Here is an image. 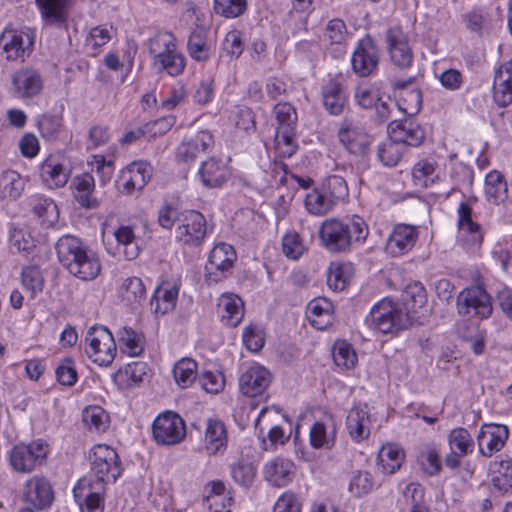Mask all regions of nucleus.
I'll return each instance as SVG.
<instances>
[{
	"mask_svg": "<svg viewBox=\"0 0 512 512\" xmlns=\"http://www.w3.org/2000/svg\"><path fill=\"white\" fill-rule=\"evenodd\" d=\"M198 175L206 188L221 187L228 179L227 167L216 158L212 157L202 162Z\"/></svg>",
	"mask_w": 512,
	"mask_h": 512,
	"instance_id": "obj_29",
	"label": "nucleus"
},
{
	"mask_svg": "<svg viewBox=\"0 0 512 512\" xmlns=\"http://www.w3.org/2000/svg\"><path fill=\"white\" fill-rule=\"evenodd\" d=\"M91 473L95 477V480H87V483L97 485L98 482H101L103 486L106 488L107 483L115 482L117 478L120 476V461L119 459H117L116 461H110L104 464H100L98 468L91 469Z\"/></svg>",
	"mask_w": 512,
	"mask_h": 512,
	"instance_id": "obj_49",
	"label": "nucleus"
},
{
	"mask_svg": "<svg viewBox=\"0 0 512 512\" xmlns=\"http://www.w3.org/2000/svg\"><path fill=\"white\" fill-rule=\"evenodd\" d=\"M405 150L404 144L390 138L378 146L377 156L383 165L392 167L399 162Z\"/></svg>",
	"mask_w": 512,
	"mask_h": 512,
	"instance_id": "obj_48",
	"label": "nucleus"
},
{
	"mask_svg": "<svg viewBox=\"0 0 512 512\" xmlns=\"http://www.w3.org/2000/svg\"><path fill=\"white\" fill-rule=\"evenodd\" d=\"M188 53L192 59L205 62L211 57V47L207 41V31L202 27L194 29L187 42Z\"/></svg>",
	"mask_w": 512,
	"mask_h": 512,
	"instance_id": "obj_36",
	"label": "nucleus"
},
{
	"mask_svg": "<svg viewBox=\"0 0 512 512\" xmlns=\"http://www.w3.org/2000/svg\"><path fill=\"white\" fill-rule=\"evenodd\" d=\"M306 250L300 235L296 232L287 233L282 239V251L292 260L299 259Z\"/></svg>",
	"mask_w": 512,
	"mask_h": 512,
	"instance_id": "obj_62",
	"label": "nucleus"
},
{
	"mask_svg": "<svg viewBox=\"0 0 512 512\" xmlns=\"http://www.w3.org/2000/svg\"><path fill=\"white\" fill-rule=\"evenodd\" d=\"M149 52L153 56L154 65L165 70L170 76L183 73L186 60L177 51L176 44L167 36H158L150 40Z\"/></svg>",
	"mask_w": 512,
	"mask_h": 512,
	"instance_id": "obj_6",
	"label": "nucleus"
},
{
	"mask_svg": "<svg viewBox=\"0 0 512 512\" xmlns=\"http://www.w3.org/2000/svg\"><path fill=\"white\" fill-rule=\"evenodd\" d=\"M370 414L366 404L352 408L346 419V426L350 437L355 442H361L370 435Z\"/></svg>",
	"mask_w": 512,
	"mask_h": 512,
	"instance_id": "obj_28",
	"label": "nucleus"
},
{
	"mask_svg": "<svg viewBox=\"0 0 512 512\" xmlns=\"http://www.w3.org/2000/svg\"><path fill=\"white\" fill-rule=\"evenodd\" d=\"M206 449L209 454H216L227 445V431L224 423L218 419H209L205 432Z\"/></svg>",
	"mask_w": 512,
	"mask_h": 512,
	"instance_id": "obj_35",
	"label": "nucleus"
},
{
	"mask_svg": "<svg viewBox=\"0 0 512 512\" xmlns=\"http://www.w3.org/2000/svg\"><path fill=\"white\" fill-rule=\"evenodd\" d=\"M386 42L391 61L401 69L410 67L413 53L402 28L399 26L389 28L386 32Z\"/></svg>",
	"mask_w": 512,
	"mask_h": 512,
	"instance_id": "obj_16",
	"label": "nucleus"
},
{
	"mask_svg": "<svg viewBox=\"0 0 512 512\" xmlns=\"http://www.w3.org/2000/svg\"><path fill=\"white\" fill-rule=\"evenodd\" d=\"M369 235V227L359 215L325 219L319 228L321 245L331 253H346L354 245L362 244Z\"/></svg>",
	"mask_w": 512,
	"mask_h": 512,
	"instance_id": "obj_1",
	"label": "nucleus"
},
{
	"mask_svg": "<svg viewBox=\"0 0 512 512\" xmlns=\"http://www.w3.org/2000/svg\"><path fill=\"white\" fill-rule=\"evenodd\" d=\"M396 106L405 115L413 116L417 114L422 107L421 91L414 88L409 91L401 92Z\"/></svg>",
	"mask_w": 512,
	"mask_h": 512,
	"instance_id": "obj_56",
	"label": "nucleus"
},
{
	"mask_svg": "<svg viewBox=\"0 0 512 512\" xmlns=\"http://www.w3.org/2000/svg\"><path fill=\"white\" fill-rule=\"evenodd\" d=\"M37 127L44 139L55 140L62 128V118L57 115L43 114L37 118Z\"/></svg>",
	"mask_w": 512,
	"mask_h": 512,
	"instance_id": "obj_57",
	"label": "nucleus"
},
{
	"mask_svg": "<svg viewBox=\"0 0 512 512\" xmlns=\"http://www.w3.org/2000/svg\"><path fill=\"white\" fill-rule=\"evenodd\" d=\"M321 188L336 204L339 201H344L349 195L347 181L342 175L328 176Z\"/></svg>",
	"mask_w": 512,
	"mask_h": 512,
	"instance_id": "obj_52",
	"label": "nucleus"
},
{
	"mask_svg": "<svg viewBox=\"0 0 512 512\" xmlns=\"http://www.w3.org/2000/svg\"><path fill=\"white\" fill-rule=\"evenodd\" d=\"M272 374L259 364H253L244 370L239 377L240 392L247 397L261 395L271 384Z\"/></svg>",
	"mask_w": 512,
	"mask_h": 512,
	"instance_id": "obj_15",
	"label": "nucleus"
},
{
	"mask_svg": "<svg viewBox=\"0 0 512 512\" xmlns=\"http://www.w3.org/2000/svg\"><path fill=\"white\" fill-rule=\"evenodd\" d=\"M404 451L396 444L384 445L377 456L382 471L387 474L395 473L404 461Z\"/></svg>",
	"mask_w": 512,
	"mask_h": 512,
	"instance_id": "obj_39",
	"label": "nucleus"
},
{
	"mask_svg": "<svg viewBox=\"0 0 512 512\" xmlns=\"http://www.w3.org/2000/svg\"><path fill=\"white\" fill-rule=\"evenodd\" d=\"M273 113L278 124L277 132L296 131L298 116L294 106L288 102L278 103Z\"/></svg>",
	"mask_w": 512,
	"mask_h": 512,
	"instance_id": "obj_45",
	"label": "nucleus"
},
{
	"mask_svg": "<svg viewBox=\"0 0 512 512\" xmlns=\"http://www.w3.org/2000/svg\"><path fill=\"white\" fill-rule=\"evenodd\" d=\"M152 433L154 440L161 445H176L186 436L184 420L172 411L160 414L153 422Z\"/></svg>",
	"mask_w": 512,
	"mask_h": 512,
	"instance_id": "obj_7",
	"label": "nucleus"
},
{
	"mask_svg": "<svg viewBox=\"0 0 512 512\" xmlns=\"http://www.w3.org/2000/svg\"><path fill=\"white\" fill-rule=\"evenodd\" d=\"M391 139L404 144V147H418L425 139L422 127L410 118L395 119L388 124Z\"/></svg>",
	"mask_w": 512,
	"mask_h": 512,
	"instance_id": "obj_17",
	"label": "nucleus"
},
{
	"mask_svg": "<svg viewBox=\"0 0 512 512\" xmlns=\"http://www.w3.org/2000/svg\"><path fill=\"white\" fill-rule=\"evenodd\" d=\"M73 0H36L46 27L68 31L69 8Z\"/></svg>",
	"mask_w": 512,
	"mask_h": 512,
	"instance_id": "obj_14",
	"label": "nucleus"
},
{
	"mask_svg": "<svg viewBox=\"0 0 512 512\" xmlns=\"http://www.w3.org/2000/svg\"><path fill=\"white\" fill-rule=\"evenodd\" d=\"M73 184L76 189L75 199L85 208H95L98 206V201L92 197L95 187L94 177L88 173H84L73 179Z\"/></svg>",
	"mask_w": 512,
	"mask_h": 512,
	"instance_id": "obj_37",
	"label": "nucleus"
},
{
	"mask_svg": "<svg viewBox=\"0 0 512 512\" xmlns=\"http://www.w3.org/2000/svg\"><path fill=\"white\" fill-rule=\"evenodd\" d=\"M105 489L101 482L92 485L88 484L86 479H82L74 487L73 495L82 512H104L102 494Z\"/></svg>",
	"mask_w": 512,
	"mask_h": 512,
	"instance_id": "obj_18",
	"label": "nucleus"
},
{
	"mask_svg": "<svg viewBox=\"0 0 512 512\" xmlns=\"http://www.w3.org/2000/svg\"><path fill=\"white\" fill-rule=\"evenodd\" d=\"M59 262L70 274L84 280H94L101 272L100 259L80 238L73 235L60 237L55 246Z\"/></svg>",
	"mask_w": 512,
	"mask_h": 512,
	"instance_id": "obj_2",
	"label": "nucleus"
},
{
	"mask_svg": "<svg viewBox=\"0 0 512 512\" xmlns=\"http://www.w3.org/2000/svg\"><path fill=\"white\" fill-rule=\"evenodd\" d=\"M353 71L360 77L372 74L379 63V50L371 37L361 39L351 58Z\"/></svg>",
	"mask_w": 512,
	"mask_h": 512,
	"instance_id": "obj_13",
	"label": "nucleus"
},
{
	"mask_svg": "<svg viewBox=\"0 0 512 512\" xmlns=\"http://www.w3.org/2000/svg\"><path fill=\"white\" fill-rule=\"evenodd\" d=\"M127 172L133 177L137 190H142L152 176V166L144 161L133 162L126 167Z\"/></svg>",
	"mask_w": 512,
	"mask_h": 512,
	"instance_id": "obj_63",
	"label": "nucleus"
},
{
	"mask_svg": "<svg viewBox=\"0 0 512 512\" xmlns=\"http://www.w3.org/2000/svg\"><path fill=\"white\" fill-rule=\"evenodd\" d=\"M35 44L34 31L27 30H4L0 35V45L7 60L25 61L33 50Z\"/></svg>",
	"mask_w": 512,
	"mask_h": 512,
	"instance_id": "obj_8",
	"label": "nucleus"
},
{
	"mask_svg": "<svg viewBox=\"0 0 512 512\" xmlns=\"http://www.w3.org/2000/svg\"><path fill=\"white\" fill-rule=\"evenodd\" d=\"M263 474L271 485L284 487L292 481L295 475V465L287 458L276 457L265 464Z\"/></svg>",
	"mask_w": 512,
	"mask_h": 512,
	"instance_id": "obj_24",
	"label": "nucleus"
},
{
	"mask_svg": "<svg viewBox=\"0 0 512 512\" xmlns=\"http://www.w3.org/2000/svg\"><path fill=\"white\" fill-rule=\"evenodd\" d=\"M508 436L509 429L506 425H483L477 435L480 453L483 456H491L493 452L500 451L504 447Z\"/></svg>",
	"mask_w": 512,
	"mask_h": 512,
	"instance_id": "obj_19",
	"label": "nucleus"
},
{
	"mask_svg": "<svg viewBox=\"0 0 512 512\" xmlns=\"http://www.w3.org/2000/svg\"><path fill=\"white\" fill-rule=\"evenodd\" d=\"M321 93L325 109L331 115H340L346 103V94L341 83L330 79L322 86Z\"/></svg>",
	"mask_w": 512,
	"mask_h": 512,
	"instance_id": "obj_32",
	"label": "nucleus"
},
{
	"mask_svg": "<svg viewBox=\"0 0 512 512\" xmlns=\"http://www.w3.org/2000/svg\"><path fill=\"white\" fill-rule=\"evenodd\" d=\"M401 299L407 310L406 313H415L427 303L426 289L420 282L410 283L403 290Z\"/></svg>",
	"mask_w": 512,
	"mask_h": 512,
	"instance_id": "obj_41",
	"label": "nucleus"
},
{
	"mask_svg": "<svg viewBox=\"0 0 512 512\" xmlns=\"http://www.w3.org/2000/svg\"><path fill=\"white\" fill-rule=\"evenodd\" d=\"M256 476L255 466L247 461H238L231 466V477L242 487H250Z\"/></svg>",
	"mask_w": 512,
	"mask_h": 512,
	"instance_id": "obj_58",
	"label": "nucleus"
},
{
	"mask_svg": "<svg viewBox=\"0 0 512 512\" xmlns=\"http://www.w3.org/2000/svg\"><path fill=\"white\" fill-rule=\"evenodd\" d=\"M366 320L371 327L383 334L404 330L410 323L408 313L388 299L375 304Z\"/></svg>",
	"mask_w": 512,
	"mask_h": 512,
	"instance_id": "obj_4",
	"label": "nucleus"
},
{
	"mask_svg": "<svg viewBox=\"0 0 512 512\" xmlns=\"http://www.w3.org/2000/svg\"><path fill=\"white\" fill-rule=\"evenodd\" d=\"M508 188L504 176L497 170L489 172L485 177V195L493 204H499L507 198Z\"/></svg>",
	"mask_w": 512,
	"mask_h": 512,
	"instance_id": "obj_38",
	"label": "nucleus"
},
{
	"mask_svg": "<svg viewBox=\"0 0 512 512\" xmlns=\"http://www.w3.org/2000/svg\"><path fill=\"white\" fill-rule=\"evenodd\" d=\"M494 476L492 483L500 492H507L512 488V461L510 459L495 461L491 467Z\"/></svg>",
	"mask_w": 512,
	"mask_h": 512,
	"instance_id": "obj_46",
	"label": "nucleus"
},
{
	"mask_svg": "<svg viewBox=\"0 0 512 512\" xmlns=\"http://www.w3.org/2000/svg\"><path fill=\"white\" fill-rule=\"evenodd\" d=\"M450 449L462 455L472 453L474 449V440L465 428H455L448 435Z\"/></svg>",
	"mask_w": 512,
	"mask_h": 512,
	"instance_id": "obj_54",
	"label": "nucleus"
},
{
	"mask_svg": "<svg viewBox=\"0 0 512 512\" xmlns=\"http://www.w3.org/2000/svg\"><path fill=\"white\" fill-rule=\"evenodd\" d=\"M374 486L372 475L367 471H357L349 483V491L356 497L369 494Z\"/></svg>",
	"mask_w": 512,
	"mask_h": 512,
	"instance_id": "obj_61",
	"label": "nucleus"
},
{
	"mask_svg": "<svg viewBox=\"0 0 512 512\" xmlns=\"http://www.w3.org/2000/svg\"><path fill=\"white\" fill-rule=\"evenodd\" d=\"M49 445L41 439L30 443H19L9 453V462L13 470L27 474L46 464Z\"/></svg>",
	"mask_w": 512,
	"mask_h": 512,
	"instance_id": "obj_3",
	"label": "nucleus"
},
{
	"mask_svg": "<svg viewBox=\"0 0 512 512\" xmlns=\"http://www.w3.org/2000/svg\"><path fill=\"white\" fill-rule=\"evenodd\" d=\"M25 188V181L15 170H5L0 175V193L3 199H18Z\"/></svg>",
	"mask_w": 512,
	"mask_h": 512,
	"instance_id": "obj_40",
	"label": "nucleus"
},
{
	"mask_svg": "<svg viewBox=\"0 0 512 512\" xmlns=\"http://www.w3.org/2000/svg\"><path fill=\"white\" fill-rule=\"evenodd\" d=\"M115 238L119 245L124 246V252L128 259H134L139 253L135 242V235L130 226H121L115 231Z\"/></svg>",
	"mask_w": 512,
	"mask_h": 512,
	"instance_id": "obj_60",
	"label": "nucleus"
},
{
	"mask_svg": "<svg viewBox=\"0 0 512 512\" xmlns=\"http://www.w3.org/2000/svg\"><path fill=\"white\" fill-rule=\"evenodd\" d=\"M122 304L132 311H137L147 299V292L142 279L133 276L126 278L119 287Z\"/></svg>",
	"mask_w": 512,
	"mask_h": 512,
	"instance_id": "obj_25",
	"label": "nucleus"
},
{
	"mask_svg": "<svg viewBox=\"0 0 512 512\" xmlns=\"http://www.w3.org/2000/svg\"><path fill=\"white\" fill-rule=\"evenodd\" d=\"M12 86L15 95L22 99L37 96L43 88L41 75L33 68H21L12 76Z\"/></svg>",
	"mask_w": 512,
	"mask_h": 512,
	"instance_id": "obj_21",
	"label": "nucleus"
},
{
	"mask_svg": "<svg viewBox=\"0 0 512 512\" xmlns=\"http://www.w3.org/2000/svg\"><path fill=\"white\" fill-rule=\"evenodd\" d=\"M458 226L465 235V241L473 245H480L483 240L480 225L472 220V208L461 202L458 207Z\"/></svg>",
	"mask_w": 512,
	"mask_h": 512,
	"instance_id": "obj_33",
	"label": "nucleus"
},
{
	"mask_svg": "<svg viewBox=\"0 0 512 512\" xmlns=\"http://www.w3.org/2000/svg\"><path fill=\"white\" fill-rule=\"evenodd\" d=\"M341 144L351 153L357 156H365L370 151L373 138L363 127L354 124L350 120H344L338 131Z\"/></svg>",
	"mask_w": 512,
	"mask_h": 512,
	"instance_id": "obj_12",
	"label": "nucleus"
},
{
	"mask_svg": "<svg viewBox=\"0 0 512 512\" xmlns=\"http://www.w3.org/2000/svg\"><path fill=\"white\" fill-rule=\"evenodd\" d=\"M25 497L37 509H46L54 500L50 481L43 476H34L26 482Z\"/></svg>",
	"mask_w": 512,
	"mask_h": 512,
	"instance_id": "obj_22",
	"label": "nucleus"
},
{
	"mask_svg": "<svg viewBox=\"0 0 512 512\" xmlns=\"http://www.w3.org/2000/svg\"><path fill=\"white\" fill-rule=\"evenodd\" d=\"M215 12L226 18H236L244 14L247 0H214Z\"/></svg>",
	"mask_w": 512,
	"mask_h": 512,
	"instance_id": "obj_59",
	"label": "nucleus"
},
{
	"mask_svg": "<svg viewBox=\"0 0 512 512\" xmlns=\"http://www.w3.org/2000/svg\"><path fill=\"white\" fill-rule=\"evenodd\" d=\"M197 363L190 358L179 360L173 368V376L181 388L189 387L196 379Z\"/></svg>",
	"mask_w": 512,
	"mask_h": 512,
	"instance_id": "obj_47",
	"label": "nucleus"
},
{
	"mask_svg": "<svg viewBox=\"0 0 512 512\" xmlns=\"http://www.w3.org/2000/svg\"><path fill=\"white\" fill-rule=\"evenodd\" d=\"M236 252L226 243L217 244L210 252L205 266L206 280L209 283H217L231 273Z\"/></svg>",
	"mask_w": 512,
	"mask_h": 512,
	"instance_id": "obj_10",
	"label": "nucleus"
},
{
	"mask_svg": "<svg viewBox=\"0 0 512 512\" xmlns=\"http://www.w3.org/2000/svg\"><path fill=\"white\" fill-rule=\"evenodd\" d=\"M323 36L327 49L334 57H339L345 53L349 33L342 19L334 18L330 20L325 27Z\"/></svg>",
	"mask_w": 512,
	"mask_h": 512,
	"instance_id": "obj_27",
	"label": "nucleus"
},
{
	"mask_svg": "<svg viewBox=\"0 0 512 512\" xmlns=\"http://www.w3.org/2000/svg\"><path fill=\"white\" fill-rule=\"evenodd\" d=\"M214 144L213 135L203 130L195 136L184 139L177 148L176 156L183 162L193 161L200 152H205Z\"/></svg>",
	"mask_w": 512,
	"mask_h": 512,
	"instance_id": "obj_26",
	"label": "nucleus"
},
{
	"mask_svg": "<svg viewBox=\"0 0 512 512\" xmlns=\"http://www.w3.org/2000/svg\"><path fill=\"white\" fill-rule=\"evenodd\" d=\"M418 462L422 470L429 476L438 475L442 469L439 454L434 448L423 450L418 457Z\"/></svg>",
	"mask_w": 512,
	"mask_h": 512,
	"instance_id": "obj_64",
	"label": "nucleus"
},
{
	"mask_svg": "<svg viewBox=\"0 0 512 512\" xmlns=\"http://www.w3.org/2000/svg\"><path fill=\"white\" fill-rule=\"evenodd\" d=\"M83 422L90 430L104 432L109 427V415L100 406H89L83 411Z\"/></svg>",
	"mask_w": 512,
	"mask_h": 512,
	"instance_id": "obj_55",
	"label": "nucleus"
},
{
	"mask_svg": "<svg viewBox=\"0 0 512 512\" xmlns=\"http://www.w3.org/2000/svg\"><path fill=\"white\" fill-rule=\"evenodd\" d=\"M418 236L415 226L398 224L388 237L385 250L392 257L401 256L414 247Z\"/></svg>",
	"mask_w": 512,
	"mask_h": 512,
	"instance_id": "obj_20",
	"label": "nucleus"
},
{
	"mask_svg": "<svg viewBox=\"0 0 512 512\" xmlns=\"http://www.w3.org/2000/svg\"><path fill=\"white\" fill-rule=\"evenodd\" d=\"M85 353L99 366L110 365L116 355L112 333L104 326L91 327L85 336Z\"/></svg>",
	"mask_w": 512,
	"mask_h": 512,
	"instance_id": "obj_5",
	"label": "nucleus"
},
{
	"mask_svg": "<svg viewBox=\"0 0 512 512\" xmlns=\"http://www.w3.org/2000/svg\"><path fill=\"white\" fill-rule=\"evenodd\" d=\"M118 337L125 353L139 356L143 352V337L133 329L123 327L118 331Z\"/></svg>",
	"mask_w": 512,
	"mask_h": 512,
	"instance_id": "obj_53",
	"label": "nucleus"
},
{
	"mask_svg": "<svg viewBox=\"0 0 512 512\" xmlns=\"http://www.w3.org/2000/svg\"><path fill=\"white\" fill-rule=\"evenodd\" d=\"M304 204L310 214L319 216L327 214L336 205L322 188L314 189L308 193Z\"/></svg>",
	"mask_w": 512,
	"mask_h": 512,
	"instance_id": "obj_44",
	"label": "nucleus"
},
{
	"mask_svg": "<svg viewBox=\"0 0 512 512\" xmlns=\"http://www.w3.org/2000/svg\"><path fill=\"white\" fill-rule=\"evenodd\" d=\"M41 178L50 187H63L69 178V171L57 157L49 156L40 168Z\"/></svg>",
	"mask_w": 512,
	"mask_h": 512,
	"instance_id": "obj_34",
	"label": "nucleus"
},
{
	"mask_svg": "<svg viewBox=\"0 0 512 512\" xmlns=\"http://www.w3.org/2000/svg\"><path fill=\"white\" fill-rule=\"evenodd\" d=\"M21 282L26 291L31 293V297H35L41 293L44 288V276L38 266H26L21 272Z\"/></svg>",
	"mask_w": 512,
	"mask_h": 512,
	"instance_id": "obj_51",
	"label": "nucleus"
},
{
	"mask_svg": "<svg viewBox=\"0 0 512 512\" xmlns=\"http://www.w3.org/2000/svg\"><path fill=\"white\" fill-rule=\"evenodd\" d=\"M218 312L226 326L237 327L244 317L243 302L237 295L223 294L218 301Z\"/></svg>",
	"mask_w": 512,
	"mask_h": 512,
	"instance_id": "obj_30",
	"label": "nucleus"
},
{
	"mask_svg": "<svg viewBox=\"0 0 512 512\" xmlns=\"http://www.w3.org/2000/svg\"><path fill=\"white\" fill-rule=\"evenodd\" d=\"M332 355L334 363L343 369H351L357 363V354L352 345L346 341H336L333 345Z\"/></svg>",
	"mask_w": 512,
	"mask_h": 512,
	"instance_id": "obj_50",
	"label": "nucleus"
},
{
	"mask_svg": "<svg viewBox=\"0 0 512 512\" xmlns=\"http://www.w3.org/2000/svg\"><path fill=\"white\" fill-rule=\"evenodd\" d=\"M175 234L176 238L185 244L199 245L206 235L205 217L195 210L181 212Z\"/></svg>",
	"mask_w": 512,
	"mask_h": 512,
	"instance_id": "obj_11",
	"label": "nucleus"
},
{
	"mask_svg": "<svg viewBox=\"0 0 512 512\" xmlns=\"http://www.w3.org/2000/svg\"><path fill=\"white\" fill-rule=\"evenodd\" d=\"M457 309L463 316L488 318L492 313L491 297L479 286L466 288L457 296Z\"/></svg>",
	"mask_w": 512,
	"mask_h": 512,
	"instance_id": "obj_9",
	"label": "nucleus"
},
{
	"mask_svg": "<svg viewBox=\"0 0 512 512\" xmlns=\"http://www.w3.org/2000/svg\"><path fill=\"white\" fill-rule=\"evenodd\" d=\"M33 212L44 227H52L58 222L59 210L52 199L43 197L35 198L33 202Z\"/></svg>",
	"mask_w": 512,
	"mask_h": 512,
	"instance_id": "obj_42",
	"label": "nucleus"
},
{
	"mask_svg": "<svg viewBox=\"0 0 512 512\" xmlns=\"http://www.w3.org/2000/svg\"><path fill=\"white\" fill-rule=\"evenodd\" d=\"M493 99L499 107L512 103V59L502 63L495 71Z\"/></svg>",
	"mask_w": 512,
	"mask_h": 512,
	"instance_id": "obj_23",
	"label": "nucleus"
},
{
	"mask_svg": "<svg viewBox=\"0 0 512 512\" xmlns=\"http://www.w3.org/2000/svg\"><path fill=\"white\" fill-rule=\"evenodd\" d=\"M179 288L173 283L159 285L150 301L151 309L155 314L164 315L172 311L178 299Z\"/></svg>",
	"mask_w": 512,
	"mask_h": 512,
	"instance_id": "obj_31",
	"label": "nucleus"
},
{
	"mask_svg": "<svg viewBox=\"0 0 512 512\" xmlns=\"http://www.w3.org/2000/svg\"><path fill=\"white\" fill-rule=\"evenodd\" d=\"M331 303L322 300H312L308 304V313H309V321L310 324L318 330L325 329L328 325L331 324Z\"/></svg>",
	"mask_w": 512,
	"mask_h": 512,
	"instance_id": "obj_43",
	"label": "nucleus"
}]
</instances>
